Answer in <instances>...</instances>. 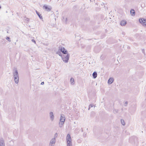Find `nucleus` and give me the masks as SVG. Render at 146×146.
Masks as SVG:
<instances>
[{"instance_id": "obj_1", "label": "nucleus", "mask_w": 146, "mask_h": 146, "mask_svg": "<svg viewBox=\"0 0 146 146\" xmlns=\"http://www.w3.org/2000/svg\"><path fill=\"white\" fill-rule=\"evenodd\" d=\"M59 50L63 54V61L65 63H67L69 60L70 54L68 53V51L64 47H62Z\"/></svg>"}, {"instance_id": "obj_2", "label": "nucleus", "mask_w": 146, "mask_h": 146, "mask_svg": "<svg viewBox=\"0 0 146 146\" xmlns=\"http://www.w3.org/2000/svg\"><path fill=\"white\" fill-rule=\"evenodd\" d=\"M13 74L15 83L16 84H17L19 82V78L18 72L16 69H15V70H13Z\"/></svg>"}, {"instance_id": "obj_3", "label": "nucleus", "mask_w": 146, "mask_h": 146, "mask_svg": "<svg viewBox=\"0 0 146 146\" xmlns=\"http://www.w3.org/2000/svg\"><path fill=\"white\" fill-rule=\"evenodd\" d=\"M139 21L143 25L146 26V19L143 18H140L139 19Z\"/></svg>"}, {"instance_id": "obj_4", "label": "nucleus", "mask_w": 146, "mask_h": 146, "mask_svg": "<svg viewBox=\"0 0 146 146\" xmlns=\"http://www.w3.org/2000/svg\"><path fill=\"white\" fill-rule=\"evenodd\" d=\"M67 143H71V139L70 134H67L66 137Z\"/></svg>"}, {"instance_id": "obj_5", "label": "nucleus", "mask_w": 146, "mask_h": 146, "mask_svg": "<svg viewBox=\"0 0 146 146\" xmlns=\"http://www.w3.org/2000/svg\"><path fill=\"white\" fill-rule=\"evenodd\" d=\"M65 118L64 115L63 114H61L60 116V122H61L64 123Z\"/></svg>"}, {"instance_id": "obj_6", "label": "nucleus", "mask_w": 146, "mask_h": 146, "mask_svg": "<svg viewBox=\"0 0 146 146\" xmlns=\"http://www.w3.org/2000/svg\"><path fill=\"white\" fill-rule=\"evenodd\" d=\"M50 118L52 121H53L54 119V115L52 112H50L49 113Z\"/></svg>"}, {"instance_id": "obj_7", "label": "nucleus", "mask_w": 146, "mask_h": 146, "mask_svg": "<svg viewBox=\"0 0 146 146\" xmlns=\"http://www.w3.org/2000/svg\"><path fill=\"white\" fill-rule=\"evenodd\" d=\"M114 80L112 78H110L108 81V83L109 84H111L113 82Z\"/></svg>"}, {"instance_id": "obj_8", "label": "nucleus", "mask_w": 146, "mask_h": 146, "mask_svg": "<svg viewBox=\"0 0 146 146\" xmlns=\"http://www.w3.org/2000/svg\"><path fill=\"white\" fill-rule=\"evenodd\" d=\"M43 8L44 9L47 11H50V9L48 7V6L46 5H44L43 6Z\"/></svg>"}, {"instance_id": "obj_9", "label": "nucleus", "mask_w": 146, "mask_h": 146, "mask_svg": "<svg viewBox=\"0 0 146 146\" xmlns=\"http://www.w3.org/2000/svg\"><path fill=\"white\" fill-rule=\"evenodd\" d=\"M127 23V22L123 20L121 21L120 23V25L121 26H124Z\"/></svg>"}, {"instance_id": "obj_10", "label": "nucleus", "mask_w": 146, "mask_h": 146, "mask_svg": "<svg viewBox=\"0 0 146 146\" xmlns=\"http://www.w3.org/2000/svg\"><path fill=\"white\" fill-rule=\"evenodd\" d=\"M56 141V139L55 138H52L50 141V145H51L53 144H54Z\"/></svg>"}, {"instance_id": "obj_11", "label": "nucleus", "mask_w": 146, "mask_h": 146, "mask_svg": "<svg viewBox=\"0 0 146 146\" xmlns=\"http://www.w3.org/2000/svg\"><path fill=\"white\" fill-rule=\"evenodd\" d=\"M130 13L132 16H134L135 15V11L133 9H131L130 10Z\"/></svg>"}, {"instance_id": "obj_12", "label": "nucleus", "mask_w": 146, "mask_h": 146, "mask_svg": "<svg viewBox=\"0 0 146 146\" xmlns=\"http://www.w3.org/2000/svg\"><path fill=\"white\" fill-rule=\"evenodd\" d=\"M36 12L37 14V15L38 16V17L40 19H42V16H41V15L36 10Z\"/></svg>"}, {"instance_id": "obj_13", "label": "nucleus", "mask_w": 146, "mask_h": 146, "mask_svg": "<svg viewBox=\"0 0 146 146\" xmlns=\"http://www.w3.org/2000/svg\"><path fill=\"white\" fill-rule=\"evenodd\" d=\"M97 72H94L92 74V76L93 78L94 79L96 78L97 77Z\"/></svg>"}, {"instance_id": "obj_14", "label": "nucleus", "mask_w": 146, "mask_h": 146, "mask_svg": "<svg viewBox=\"0 0 146 146\" xmlns=\"http://www.w3.org/2000/svg\"><path fill=\"white\" fill-rule=\"evenodd\" d=\"M56 54H58L59 55V56H60L62 57V59L63 55L61 53V52L60 51H60H57L56 52Z\"/></svg>"}, {"instance_id": "obj_15", "label": "nucleus", "mask_w": 146, "mask_h": 146, "mask_svg": "<svg viewBox=\"0 0 146 146\" xmlns=\"http://www.w3.org/2000/svg\"><path fill=\"white\" fill-rule=\"evenodd\" d=\"M118 110L114 109L113 110V112L115 114H116L117 113Z\"/></svg>"}, {"instance_id": "obj_16", "label": "nucleus", "mask_w": 146, "mask_h": 146, "mask_svg": "<svg viewBox=\"0 0 146 146\" xmlns=\"http://www.w3.org/2000/svg\"><path fill=\"white\" fill-rule=\"evenodd\" d=\"M64 123L61 122H60L59 123V124L60 125H59L60 127H62V125L64 124Z\"/></svg>"}, {"instance_id": "obj_17", "label": "nucleus", "mask_w": 146, "mask_h": 146, "mask_svg": "<svg viewBox=\"0 0 146 146\" xmlns=\"http://www.w3.org/2000/svg\"><path fill=\"white\" fill-rule=\"evenodd\" d=\"M70 82H71L72 84H74V80L73 78H72L70 79Z\"/></svg>"}, {"instance_id": "obj_18", "label": "nucleus", "mask_w": 146, "mask_h": 146, "mask_svg": "<svg viewBox=\"0 0 146 146\" xmlns=\"http://www.w3.org/2000/svg\"><path fill=\"white\" fill-rule=\"evenodd\" d=\"M121 123L122 125H125V123L124 120L123 119H121Z\"/></svg>"}, {"instance_id": "obj_19", "label": "nucleus", "mask_w": 146, "mask_h": 146, "mask_svg": "<svg viewBox=\"0 0 146 146\" xmlns=\"http://www.w3.org/2000/svg\"><path fill=\"white\" fill-rule=\"evenodd\" d=\"M4 143V140L3 138H1L0 139V143Z\"/></svg>"}, {"instance_id": "obj_20", "label": "nucleus", "mask_w": 146, "mask_h": 146, "mask_svg": "<svg viewBox=\"0 0 146 146\" xmlns=\"http://www.w3.org/2000/svg\"><path fill=\"white\" fill-rule=\"evenodd\" d=\"M67 146H72V142L71 143H67Z\"/></svg>"}, {"instance_id": "obj_21", "label": "nucleus", "mask_w": 146, "mask_h": 146, "mask_svg": "<svg viewBox=\"0 0 146 146\" xmlns=\"http://www.w3.org/2000/svg\"><path fill=\"white\" fill-rule=\"evenodd\" d=\"M25 20L26 21H29V18L25 17Z\"/></svg>"}, {"instance_id": "obj_22", "label": "nucleus", "mask_w": 146, "mask_h": 146, "mask_svg": "<svg viewBox=\"0 0 146 146\" xmlns=\"http://www.w3.org/2000/svg\"><path fill=\"white\" fill-rule=\"evenodd\" d=\"M94 105L93 104H90L89 106V108H88V110H90V108L91 107H92L94 106Z\"/></svg>"}, {"instance_id": "obj_23", "label": "nucleus", "mask_w": 146, "mask_h": 146, "mask_svg": "<svg viewBox=\"0 0 146 146\" xmlns=\"http://www.w3.org/2000/svg\"><path fill=\"white\" fill-rule=\"evenodd\" d=\"M58 136V134L57 133H56L54 135V138H55L56 139V138Z\"/></svg>"}, {"instance_id": "obj_24", "label": "nucleus", "mask_w": 146, "mask_h": 146, "mask_svg": "<svg viewBox=\"0 0 146 146\" xmlns=\"http://www.w3.org/2000/svg\"><path fill=\"white\" fill-rule=\"evenodd\" d=\"M6 39L7 40L9 41L10 42L11 40L10 38L9 37H7L6 38Z\"/></svg>"}, {"instance_id": "obj_25", "label": "nucleus", "mask_w": 146, "mask_h": 146, "mask_svg": "<svg viewBox=\"0 0 146 146\" xmlns=\"http://www.w3.org/2000/svg\"><path fill=\"white\" fill-rule=\"evenodd\" d=\"M127 104H128V102L127 101H126L125 102V104H124V105L125 106H127Z\"/></svg>"}, {"instance_id": "obj_26", "label": "nucleus", "mask_w": 146, "mask_h": 146, "mask_svg": "<svg viewBox=\"0 0 146 146\" xmlns=\"http://www.w3.org/2000/svg\"><path fill=\"white\" fill-rule=\"evenodd\" d=\"M3 145H5V143H0V146H2Z\"/></svg>"}, {"instance_id": "obj_27", "label": "nucleus", "mask_w": 146, "mask_h": 146, "mask_svg": "<svg viewBox=\"0 0 146 146\" xmlns=\"http://www.w3.org/2000/svg\"><path fill=\"white\" fill-rule=\"evenodd\" d=\"M32 41L33 42H34V43H36V42H35V40H34V39H32Z\"/></svg>"}, {"instance_id": "obj_28", "label": "nucleus", "mask_w": 146, "mask_h": 146, "mask_svg": "<svg viewBox=\"0 0 146 146\" xmlns=\"http://www.w3.org/2000/svg\"><path fill=\"white\" fill-rule=\"evenodd\" d=\"M67 21V18H65V21L66 23Z\"/></svg>"}, {"instance_id": "obj_29", "label": "nucleus", "mask_w": 146, "mask_h": 146, "mask_svg": "<svg viewBox=\"0 0 146 146\" xmlns=\"http://www.w3.org/2000/svg\"><path fill=\"white\" fill-rule=\"evenodd\" d=\"M44 84V82H42L41 83V85H43V84Z\"/></svg>"}, {"instance_id": "obj_30", "label": "nucleus", "mask_w": 146, "mask_h": 146, "mask_svg": "<svg viewBox=\"0 0 146 146\" xmlns=\"http://www.w3.org/2000/svg\"><path fill=\"white\" fill-rule=\"evenodd\" d=\"M86 134H84V133L83 135V136L84 137H85L86 136Z\"/></svg>"}, {"instance_id": "obj_31", "label": "nucleus", "mask_w": 146, "mask_h": 146, "mask_svg": "<svg viewBox=\"0 0 146 146\" xmlns=\"http://www.w3.org/2000/svg\"><path fill=\"white\" fill-rule=\"evenodd\" d=\"M81 130H82V132H83V128H81Z\"/></svg>"}, {"instance_id": "obj_32", "label": "nucleus", "mask_w": 146, "mask_h": 146, "mask_svg": "<svg viewBox=\"0 0 146 146\" xmlns=\"http://www.w3.org/2000/svg\"><path fill=\"white\" fill-rule=\"evenodd\" d=\"M64 19V17H63V19Z\"/></svg>"}, {"instance_id": "obj_33", "label": "nucleus", "mask_w": 146, "mask_h": 146, "mask_svg": "<svg viewBox=\"0 0 146 146\" xmlns=\"http://www.w3.org/2000/svg\"><path fill=\"white\" fill-rule=\"evenodd\" d=\"M5 146V145H3V146Z\"/></svg>"}]
</instances>
